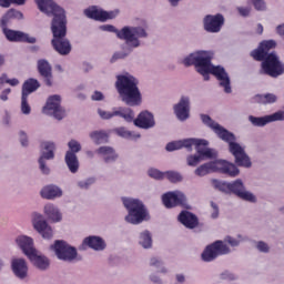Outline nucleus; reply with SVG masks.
Masks as SVG:
<instances>
[{"instance_id":"f257e3e1","label":"nucleus","mask_w":284,"mask_h":284,"mask_svg":"<svg viewBox=\"0 0 284 284\" xmlns=\"http://www.w3.org/2000/svg\"><path fill=\"white\" fill-rule=\"evenodd\" d=\"M39 10L44 12L48 17H53L51 22V32L53 39L51 40V45L58 54H70L72 47L70 41L65 39L68 34V20L65 19V10L59 7L52 0H34Z\"/></svg>"},{"instance_id":"f03ea898","label":"nucleus","mask_w":284,"mask_h":284,"mask_svg":"<svg viewBox=\"0 0 284 284\" xmlns=\"http://www.w3.org/2000/svg\"><path fill=\"white\" fill-rule=\"evenodd\" d=\"M183 63L186 68L190 65H195L199 74L204 77L205 81L210 80V74H213L220 81L221 88H224L226 94L232 93V87L230 85V75L225 72L223 67L212 65V57L205 51H200L196 53H191L189 57L184 58Z\"/></svg>"},{"instance_id":"7ed1b4c3","label":"nucleus","mask_w":284,"mask_h":284,"mask_svg":"<svg viewBox=\"0 0 284 284\" xmlns=\"http://www.w3.org/2000/svg\"><path fill=\"white\" fill-rule=\"evenodd\" d=\"M202 123L204 125H207V128H211L213 132L224 141L225 143H229V150L231 154L235 158V163L240 168H252V161H250V156H247V153H245V149L241 146V144L236 143V136L234 133L227 131V129L221 126V124L216 123L210 115L202 114L201 115Z\"/></svg>"},{"instance_id":"20e7f679","label":"nucleus","mask_w":284,"mask_h":284,"mask_svg":"<svg viewBox=\"0 0 284 284\" xmlns=\"http://www.w3.org/2000/svg\"><path fill=\"white\" fill-rule=\"evenodd\" d=\"M139 81L132 75H118L115 88L122 101L126 105L141 104V91H139Z\"/></svg>"},{"instance_id":"39448f33","label":"nucleus","mask_w":284,"mask_h":284,"mask_svg":"<svg viewBox=\"0 0 284 284\" xmlns=\"http://www.w3.org/2000/svg\"><path fill=\"white\" fill-rule=\"evenodd\" d=\"M100 30L103 32H114L118 39L125 41V43L132 45V48H139V45H141L139 39H146L148 37V31H145L143 27H123L119 30L112 24H104L100 27Z\"/></svg>"},{"instance_id":"423d86ee","label":"nucleus","mask_w":284,"mask_h":284,"mask_svg":"<svg viewBox=\"0 0 284 284\" xmlns=\"http://www.w3.org/2000/svg\"><path fill=\"white\" fill-rule=\"evenodd\" d=\"M192 145H195L197 154L203 159H215L216 153L212 151V149H206L207 148V141L206 140H201V139H186L182 141H174V142H169L166 144L165 150L168 152H174V150H181V148H186V150H192Z\"/></svg>"},{"instance_id":"0eeeda50","label":"nucleus","mask_w":284,"mask_h":284,"mask_svg":"<svg viewBox=\"0 0 284 284\" xmlns=\"http://www.w3.org/2000/svg\"><path fill=\"white\" fill-rule=\"evenodd\" d=\"M17 244L22 250L23 254L38 267L39 270H48L50 267V260L45 256L37 254V248H34V242L29 236H19L17 239Z\"/></svg>"},{"instance_id":"6e6552de","label":"nucleus","mask_w":284,"mask_h":284,"mask_svg":"<svg viewBox=\"0 0 284 284\" xmlns=\"http://www.w3.org/2000/svg\"><path fill=\"white\" fill-rule=\"evenodd\" d=\"M211 172H221L222 174H227L229 176H239V168L233 163L225 160H219L215 162H209L200 165L195 169L194 174L196 176H207Z\"/></svg>"},{"instance_id":"1a4fd4ad","label":"nucleus","mask_w":284,"mask_h":284,"mask_svg":"<svg viewBox=\"0 0 284 284\" xmlns=\"http://www.w3.org/2000/svg\"><path fill=\"white\" fill-rule=\"evenodd\" d=\"M123 205L126 207L129 214L125 216L126 223L132 225H139L143 223L144 219H148V210L140 200L123 197Z\"/></svg>"},{"instance_id":"9d476101","label":"nucleus","mask_w":284,"mask_h":284,"mask_svg":"<svg viewBox=\"0 0 284 284\" xmlns=\"http://www.w3.org/2000/svg\"><path fill=\"white\" fill-rule=\"evenodd\" d=\"M261 70L260 74H266L272 79H278L282 74H284V64L278 59L276 53L271 52L266 58L261 60Z\"/></svg>"},{"instance_id":"9b49d317","label":"nucleus","mask_w":284,"mask_h":284,"mask_svg":"<svg viewBox=\"0 0 284 284\" xmlns=\"http://www.w3.org/2000/svg\"><path fill=\"white\" fill-rule=\"evenodd\" d=\"M225 254H230V246L223 243V241L217 240L204 248L201 257L205 263H212V261H216L219 256H223Z\"/></svg>"},{"instance_id":"f8f14e48","label":"nucleus","mask_w":284,"mask_h":284,"mask_svg":"<svg viewBox=\"0 0 284 284\" xmlns=\"http://www.w3.org/2000/svg\"><path fill=\"white\" fill-rule=\"evenodd\" d=\"M162 203L165 207H185L187 205V197L181 191H172L162 195Z\"/></svg>"},{"instance_id":"ddd939ff","label":"nucleus","mask_w":284,"mask_h":284,"mask_svg":"<svg viewBox=\"0 0 284 284\" xmlns=\"http://www.w3.org/2000/svg\"><path fill=\"white\" fill-rule=\"evenodd\" d=\"M43 112L45 114H52L54 119H58V121H61L63 116H65V110L61 108V95H51L47 100V104L43 108Z\"/></svg>"},{"instance_id":"4468645a","label":"nucleus","mask_w":284,"mask_h":284,"mask_svg":"<svg viewBox=\"0 0 284 284\" xmlns=\"http://www.w3.org/2000/svg\"><path fill=\"white\" fill-rule=\"evenodd\" d=\"M37 70L43 83L48 88H52V85H54V75L52 74V64H50V62L45 59H40L37 61Z\"/></svg>"},{"instance_id":"2eb2a0df","label":"nucleus","mask_w":284,"mask_h":284,"mask_svg":"<svg viewBox=\"0 0 284 284\" xmlns=\"http://www.w3.org/2000/svg\"><path fill=\"white\" fill-rule=\"evenodd\" d=\"M98 114L104 120L112 119L113 116H120L124 119L126 123H132L134 121V111L130 108H119L114 109L113 112L103 111L102 109H98Z\"/></svg>"},{"instance_id":"dca6fc26","label":"nucleus","mask_w":284,"mask_h":284,"mask_svg":"<svg viewBox=\"0 0 284 284\" xmlns=\"http://www.w3.org/2000/svg\"><path fill=\"white\" fill-rule=\"evenodd\" d=\"M41 148L43 151L39 159L40 170L42 174H50V169L45 166V160L50 161V159H54V150L57 146L54 145V142H43Z\"/></svg>"},{"instance_id":"f3484780","label":"nucleus","mask_w":284,"mask_h":284,"mask_svg":"<svg viewBox=\"0 0 284 284\" xmlns=\"http://www.w3.org/2000/svg\"><path fill=\"white\" fill-rule=\"evenodd\" d=\"M50 250L54 252L55 256L60 261H72V247L65 241L58 240Z\"/></svg>"},{"instance_id":"a211bd4d","label":"nucleus","mask_w":284,"mask_h":284,"mask_svg":"<svg viewBox=\"0 0 284 284\" xmlns=\"http://www.w3.org/2000/svg\"><path fill=\"white\" fill-rule=\"evenodd\" d=\"M203 23H204V30L206 32L216 33V32H221V28H223L225 23V18L221 13H217L215 16L207 14L204 18Z\"/></svg>"},{"instance_id":"6ab92c4d","label":"nucleus","mask_w":284,"mask_h":284,"mask_svg":"<svg viewBox=\"0 0 284 284\" xmlns=\"http://www.w3.org/2000/svg\"><path fill=\"white\" fill-rule=\"evenodd\" d=\"M230 194H235V196H239V199H242L243 201L256 203V196L245 191V185L241 180H235L234 182L230 183Z\"/></svg>"},{"instance_id":"aec40b11","label":"nucleus","mask_w":284,"mask_h":284,"mask_svg":"<svg viewBox=\"0 0 284 284\" xmlns=\"http://www.w3.org/2000/svg\"><path fill=\"white\" fill-rule=\"evenodd\" d=\"M4 37H7L8 41L14 43H37V38L30 37L28 33L22 31H14L12 29L2 28Z\"/></svg>"},{"instance_id":"412c9836","label":"nucleus","mask_w":284,"mask_h":284,"mask_svg":"<svg viewBox=\"0 0 284 284\" xmlns=\"http://www.w3.org/2000/svg\"><path fill=\"white\" fill-rule=\"evenodd\" d=\"M276 48V41L274 40H266L260 43L257 49H254L251 52V57L254 61H263L266 57H270V51Z\"/></svg>"},{"instance_id":"4be33fe9","label":"nucleus","mask_w":284,"mask_h":284,"mask_svg":"<svg viewBox=\"0 0 284 284\" xmlns=\"http://www.w3.org/2000/svg\"><path fill=\"white\" fill-rule=\"evenodd\" d=\"M248 121L252 123V125H255V128H263L267 125V123H272L273 121H284V112L278 111L271 115H266L262 118L250 115Z\"/></svg>"},{"instance_id":"5701e85b","label":"nucleus","mask_w":284,"mask_h":284,"mask_svg":"<svg viewBox=\"0 0 284 284\" xmlns=\"http://www.w3.org/2000/svg\"><path fill=\"white\" fill-rule=\"evenodd\" d=\"M33 227L44 239H47V240L52 239V236H53L52 227H50V225H48V222H45V220H43V216L41 214H37V213L34 214Z\"/></svg>"},{"instance_id":"b1692460","label":"nucleus","mask_w":284,"mask_h":284,"mask_svg":"<svg viewBox=\"0 0 284 284\" xmlns=\"http://www.w3.org/2000/svg\"><path fill=\"white\" fill-rule=\"evenodd\" d=\"M133 122L136 128H141L142 130H150V128H154V125H156V122H154V115L149 111H142Z\"/></svg>"},{"instance_id":"393cba45","label":"nucleus","mask_w":284,"mask_h":284,"mask_svg":"<svg viewBox=\"0 0 284 284\" xmlns=\"http://www.w3.org/2000/svg\"><path fill=\"white\" fill-rule=\"evenodd\" d=\"M174 112L180 121L190 119V98L182 97L180 102L174 105Z\"/></svg>"},{"instance_id":"a878e982","label":"nucleus","mask_w":284,"mask_h":284,"mask_svg":"<svg viewBox=\"0 0 284 284\" xmlns=\"http://www.w3.org/2000/svg\"><path fill=\"white\" fill-rule=\"evenodd\" d=\"M84 14L89 19H94V21H108V19H114V12L99 10L97 7L85 9Z\"/></svg>"},{"instance_id":"bb28decb","label":"nucleus","mask_w":284,"mask_h":284,"mask_svg":"<svg viewBox=\"0 0 284 284\" xmlns=\"http://www.w3.org/2000/svg\"><path fill=\"white\" fill-rule=\"evenodd\" d=\"M11 270L17 278L23 280L28 277V263L23 258H13L11 261Z\"/></svg>"},{"instance_id":"cd10ccee","label":"nucleus","mask_w":284,"mask_h":284,"mask_svg":"<svg viewBox=\"0 0 284 284\" xmlns=\"http://www.w3.org/2000/svg\"><path fill=\"white\" fill-rule=\"evenodd\" d=\"M179 221L189 230H194V227L199 226V217L190 211H182L179 215Z\"/></svg>"},{"instance_id":"c85d7f7f","label":"nucleus","mask_w":284,"mask_h":284,"mask_svg":"<svg viewBox=\"0 0 284 284\" xmlns=\"http://www.w3.org/2000/svg\"><path fill=\"white\" fill-rule=\"evenodd\" d=\"M83 245H88V247H91V250H95V252H101L105 250V241L94 235L85 237L83 241Z\"/></svg>"},{"instance_id":"c756f323","label":"nucleus","mask_w":284,"mask_h":284,"mask_svg":"<svg viewBox=\"0 0 284 284\" xmlns=\"http://www.w3.org/2000/svg\"><path fill=\"white\" fill-rule=\"evenodd\" d=\"M42 199H47L48 201L52 199H59V196L63 195V191L59 189L57 185H47L40 192Z\"/></svg>"},{"instance_id":"7c9ffc66","label":"nucleus","mask_w":284,"mask_h":284,"mask_svg":"<svg viewBox=\"0 0 284 284\" xmlns=\"http://www.w3.org/2000/svg\"><path fill=\"white\" fill-rule=\"evenodd\" d=\"M41 88L39 80L30 78L22 84V97H30L32 92H37Z\"/></svg>"},{"instance_id":"2f4dec72","label":"nucleus","mask_w":284,"mask_h":284,"mask_svg":"<svg viewBox=\"0 0 284 284\" xmlns=\"http://www.w3.org/2000/svg\"><path fill=\"white\" fill-rule=\"evenodd\" d=\"M44 214L53 223H59V221H61V219H62L61 212H59V209H57V206H54V204H47L44 206Z\"/></svg>"},{"instance_id":"473e14b6","label":"nucleus","mask_w":284,"mask_h":284,"mask_svg":"<svg viewBox=\"0 0 284 284\" xmlns=\"http://www.w3.org/2000/svg\"><path fill=\"white\" fill-rule=\"evenodd\" d=\"M11 19H23V13L21 11L10 9L0 21L1 28H8V23H10Z\"/></svg>"},{"instance_id":"72a5a7b5","label":"nucleus","mask_w":284,"mask_h":284,"mask_svg":"<svg viewBox=\"0 0 284 284\" xmlns=\"http://www.w3.org/2000/svg\"><path fill=\"white\" fill-rule=\"evenodd\" d=\"M98 154H101V156H103L105 163H112V161H116L118 158L114 149L110 146H101L100 149H98Z\"/></svg>"},{"instance_id":"f704fd0d","label":"nucleus","mask_w":284,"mask_h":284,"mask_svg":"<svg viewBox=\"0 0 284 284\" xmlns=\"http://www.w3.org/2000/svg\"><path fill=\"white\" fill-rule=\"evenodd\" d=\"M255 103H262L263 105H267V103H276L277 99L274 93L266 94H256L254 98Z\"/></svg>"},{"instance_id":"c9c22d12","label":"nucleus","mask_w":284,"mask_h":284,"mask_svg":"<svg viewBox=\"0 0 284 284\" xmlns=\"http://www.w3.org/2000/svg\"><path fill=\"white\" fill-rule=\"evenodd\" d=\"M90 138L92 139V141H94V143L99 145L108 141V133L103 131H95L90 133Z\"/></svg>"},{"instance_id":"e433bc0d","label":"nucleus","mask_w":284,"mask_h":284,"mask_svg":"<svg viewBox=\"0 0 284 284\" xmlns=\"http://www.w3.org/2000/svg\"><path fill=\"white\" fill-rule=\"evenodd\" d=\"M164 176L170 183H181L183 181V175L176 171H166L164 172Z\"/></svg>"},{"instance_id":"4c0bfd02","label":"nucleus","mask_w":284,"mask_h":284,"mask_svg":"<svg viewBox=\"0 0 284 284\" xmlns=\"http://www.w3.org/2000/svg\"><path fill=\"white\" fill-rule=\"evenodd\" d=\"M140 245H142V247H144L145 250L152 247V235L148 231L141 233Z\"/></svg>"},{"instance_id":"58836bf2","label":"nucleus","mask_w":284,"mask_h":284,"mask_svg":"<svg viewBox=\"0 0 284 284\" xmlns=\"http://www.w3.org/2000/svg\"><path fill=\"white\" fill-rule=\"evenodd\" d=\"M201 161H203V158L200 153H197V155H189L186 158V163L187 165H190V168H196V165H199Z\"/></svg>"},{"instance_id":"ea45409f","label":"nucleus","mask_w":284,"mask_h":284,"mask_svg":"<svg viewBox=\"0 0 284 284\" xmlns=\"http://www.w3.org/2000/svg\"><path fill=\"white\" fill-rule=\"evenodd\" d=\"M32 109L30 108V104L28 103V95L21 97V112L22 114H30Z\"/></svg>"},{"instance_id":"a19ab883","label":"nucleus","mask_w":284,"mask_h":284,"mask_svg":"<svg viewBox=\"0 0 284 284\" xmlns=\"http://www.w3.org/2000/svg\"><path fill=\"white\" fill-rule=\"evenodd\" d=\"M214 185L216 190H220V192H225L226 194H230V183L222 182V181H214Z\"/></svg>"},{"instance_id":"79ce46f5","label":"nucleus","mask_w":284,"mask_h":284,"mask_svg":"<svg viewBox=\"0 0 284 284\" xmlns=\"http://www.w3.org/2000/svg\"><path fill=\"white\" fill-rule=\"evenodd\" d=\"M148 174L151 179H156L158 181L165 179V172L163 173L156 169H150Z\"/></svg>"},{"instance_id":"37998d69","label":"nucleus","mask_w":284,"mask_h":284,"mask_svg":"<svg viewBox=\"0 0 284 284\" xmlns=\"http://www.w3.org/2000/svg\"><path fill=\"white\" fill-rule=\"evenodd\" d=\"M68 146H69V151L65 154V163L70 172H72V141L68 142Z\"/></svg>"},{"instance_id":"c03bdc74","label":"nucleus","mask_w":284,"mask_h":284,"mask_svg":"<svg viewBox=\"0 0 284 284\" xmlns=\"http://www.w3.org/2000/svg\"><path fill=\"white\" fill-rule=\"evenodd\" d=\"M115 134H118V136H122V139H132V132L128 131L125 128L115 129Z\"/></svg>"},{"instance_id":"a18cd8bd","label":"nucleus","mask_w":284,"mask_h":284,"mask_svg":"<svg viewBox=\"0 0 284 284\" xmlns=\"http://www.w3.org/2000/svg\"><path fill=\"white\" fill-rule=\"evenodd\" d=\"M0 79L3 83H8L12 88H16V85H19V79L17 78L8 79L7 75H2Z\"/></svg>"},{"instance_id":"49530a36","label":"nucleus","mask_w":284,"mask_h":284,"mask_svg":"<svg viewBox=\"0 0 284 284\" xmlns=\"http://www.w3.org/2000/svg\"><path fill=\"white\" fill-rule=\"evenodd\" d=\"M94 178H90L87 181H81L78 183L79 187H81V190H88V187H90V185H93L94 183Z\"/></svg>"},{"instance_id":"de8ad7c7","label":"nucleus","mask_w":284,"mask_h":284,"mask_svg":"<svg viewBox=\"0 0 284 284\" xmlns=\"http://www.w3.org/2000/svg\"><path fill=\"white\" fill-rule=\"evenodd\" d=\"M257 250L264 254H267V252H270V245L263 241H260L257 242Z\"/></svg>"},{"instance_id":"09e8293b","label":"nucleus","mask_w":284,"mask_h":284,"mask_svg":"<svg viewBox=\"0 0 284 284\" xmlns=\"http://www.w3.org/2000/svg\"><path fill=\"white\" fill-rule=\"evenodd\" d=\"M79 172V158L77 154H72V174H77Z\"/></svg>"},{"instance_id":"8fccbe9b","label":"nucleus","mask_w":284,"mask_h":284,"mask_svg":"<svg viewBox=\"0 0 284 284\" xmlns=\"http://www.w3.org/2000/svg\"><path fill=\"white\" fill-rule=\"evenodd\" d=\"M255 10H265V0H252Z\"/></svg>"},{"instance_id":"3c124183","label":"nucleus","mask_w":284,"mask_h":284,"mask_svg":"<svg viewBox=\"0 0 284 284\" xmlns=\"http://www.w3.org/2000/svg\"><path fill=\"white\" fill-rule=\"evenodd\" d=\"M125 57H128V54L123 52H115L111 58V63H114V61H119V59H125Z\"/></svg>"},{"instance_id":"603ef678","label":"nucleus","mask_w":284,"mask_h":284,"mask_svg":"<svg viewBox=\"0 0 284 284\" xmlns=\"http://www.w3.org/2000/svg\"><path fill=\"white\" fill-rule=\"evenodd\" d=\"M91 99H92V101H103L104 95L101 91H94Z\"/></svg>"},{"instance_id":"864d4df0","label":"nucleus","mask_w":284,"mask_h":284,"mask_svg":"<svg viewBox=\"0 0 284 284\" xmlns=\"http://www.w3.org/2000/svg\"><path fill=\"white\" fill-rule=\"evenodd\" d=\"M225 241L229 243V245L231 246V247H237V245H239V240H236V239H234V237H232V236H227L226 239H225Z\"/></svg>"},{"instance_id":"5fc2aeb1","label":"nucleus","mask_w":284,"mask_h":284,"mask_svg":"<svg viewBox=\"0 0 284 284\" xmlns=\"http://www.w3.org/2000/svg\"><path fill=\"white\" fill-rule=\"evenodd\" d=\"M20 142L23 148L28 146V134L23 131L20 132Z\"/></svg>"},{"instance_id":"6e6d98bb","label":"nucleus","mask_w":284,"mask_h":284,"mask_svg":"<svg viewBox=\"0 0 284 284\" xmlns=\"http://www.w3.org/2000/svg\"><path fill=\"white\" fill-rule=\"evenodd\" d=\"M211 207L213 209L212 219H219V205L216 203L211 202Z\"/></svg>"},{"instance_id":"4d7b16f0","label":"nucleus","mask_w":284,"mask_h":284,"mask_svg":"<svg viewBox=\"0 0 284 284\" xmlns=\"http://www.w3.org/2000/svg\"><path fill=\"white\" fill-rule=\"evenodd\" d=\"M77 152H81V144L77 141H72V154H77Z\"/></svg>"},{"instance_id":"13d9d810","label":"nucleus","mask_w":284,"mask_h":284,"mask_svg":"<svg viewBox=\"0 0 284 284\" xmlns=\"http://www.w3.org/2000/svg\"><path fill=\"white\" fill-rule=\"evenodd\" d=\"M10 92H12L11 89H4L0 94L1 101H8V94H10Z\"/></svg>"},{"instance_id":"bf43d9fd","label":"nucleus","mask_w":284,"mask_h":284,"mask_svg":"<svg viewBox=\"0 0 284 284\" xmlns=\"http://www.w3.org/2000/svg\"><path fill=\"white\" fill-rule=\"evenodd\" d=\"M240 14L242 17H248L250 16V9L248 8H243V7H240L237 8Z\"/></svg>"},{"instance_id":"052dcab7","label":"nucleus","mask_w":284,"mask_h":284,"mask_svg":"<svg viewBox=\"0 0 284 284\" xmlns=\"http://www.w3.org/2000/svg\"><path fill=\"white\" fill-rule=\"evenodd\" d=\"M12 3H14L13 0H0L1 8H10Z\"/></svg>"},{"instance_id":"680f3d73","label":"nucleus","mask_w":284,"mask_h":284,"mask_svg":"<svg viewBox=\"0 0 284 284\" xmlns=\"http://www.w3.org/2000/svg\"><path fill=\"white\" fill-rule=\"evenodd\" d=\"M150 264L153 266H159V265H161V261H159V258H156V257H153V258H151Z\"/></svg>"},{"instance_id":"e2e57ef3","label":"nucleus","mask_w":284,"mask_h":284,"mask_svg":"<svg viewBox=\"0 0 284 284\" xmlns=\"http://www.w3.org/2000/svg\"><path fill=\"white\" fill-rule=\"evenodd\" d=\"M277 34L284 38V24L277 27Z\"/></svg>"},{"instance_id":"0e129e2a","label":"nucleus","mask_w":284,"mask_h":284,"mask_svg":"<svg viewBox=\"0 0 284 284\" xmlns=\"http://www.w3.org/2000/svg\"><path fill=\"white\" fill-rule=\"evenodd\" d=\"M176 281H178V283H185V275L178 274L176 275Z\"/></svg>"},{"instance_id":"69168bd1","label":"nucleus","mask_w":284,"mask_h":284,"mask_svg":"<svg viewBox=\"0 0 284 284\" xmlns=\"http://www.w3.org/2000/svg\"><path fill=\"white\" fill-rule=\"evenodd\" d=\"M256 33L257 34H263V24H257Z\"/></svg>"},{"instance_id":"338daca9","label":"nucleus","mask_w":284,"mask_h":284,"mask_svg":"<svg viewBox=\"0 0 284 284\" xmlns=\"http://www.w3.org/2000/svg\"><path fill=\"white\" fill-rule=\"evenodd\" d=\"M16 6H23L26 3V0H12Z\"/></svg>"},{"instance_id":"774afa93","label":"nucleus","mask_w":284,"mask_h":284,"mask_svg":"<svg viewBox=\"0 0 284 284\" xmlns=\"http://www.w3.org/2000/svg\"><path fill=\"white\" fill-rule=\"evenodd\" d=\"M77 247H72V261H74V258H77Z\"/></svg>"}]
</instances>
